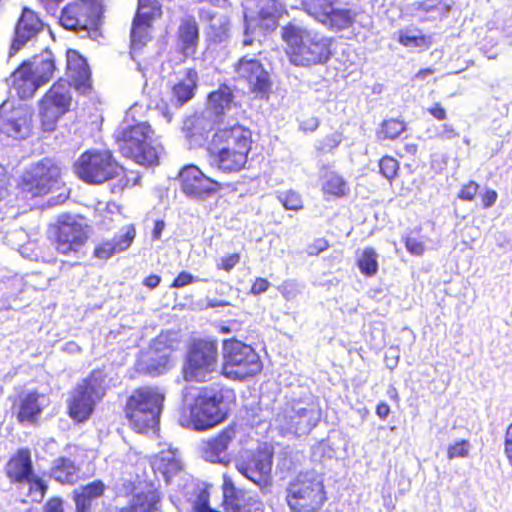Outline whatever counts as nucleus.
<instances>
[{"label": "nucleus", "mask_w": 512, "mask_h": 512, "mask_svg": "<svg viewBox=\"0 0 512 512\" xmlns=\"http://www.w3.org/2000/svg\"><path fill=\"white\" fill-rule=\"evenodd\" d=\"M349 191L346 181L335 172H327L323 177L322 192L337 198L345 196Z\"/></svg>", "instance_id": "obj_38"}, {"label": "nucleus", "mask_w": 512, "mask_h": 512, "mask_svg": "<svg viewBox=\"0 0 512 512\" xmlns=\"http://www.w3.org/2000/svg\"><path fill=\"white\" fill-rule=\"evenodd\" d=\"M158 502L159 497L155 492L138 493L133 496L124 512H153Z\"/></svg>", "instance_id": "obj_39"}, {"label": "nucleus", "mask_w": 512, "mask_h": 512, "mask_svg": "<svg viewBox=\"0 0 512 512\" xmlns=\"http://www.w3.org/2000/svg\"><path fill=\"white\" fill-rule=\"evenodd\" d=\"M287 503L294 512H316L326 501L321 477L315 471L300 472L287 487Z\"/></svg>", "instance_id": "obj_10"}, {"label": "nucleus", "mask_w": 512, "mask_h": 512, "mask_svg": "<svg viewBox=\"0 0 512 512\" xmlns=\"http://www.w3.org/2000/svg\"><path fill=\"white\" fill-rule=\"evenodd\" d=\"M102 13V0H76L62 9L59 21L67 30L88 33L98 27Z\"/></svg>", "instance_id": "obj_17"}, {"label": "nucleus", "mask_w": 512, "mask_h": 512, "mask_svg": "<svg viewBox=\"0 0 512 512\" xmlns=\"http://www.w3.org/2000/svg\"><path fill=\"white\" fill-rule=\"evenodd\" d=\"M198 74L194 69H187L185 77L173 86V96L177 103L183 105L191 100L197 87Z\"/></svg>", "instance_id": "obj_35"}, {"label": "nucleus", "mask_w": 512, "mask_h": 512, "mask_svg": "<svg viewBox=\"0 0 512 512\" xmlns=\"http://www.w3.org/2000/svg\"><path fill=\"white\" fill-rule=\"evenodd\" d=\"M179 181L184 195L195 202H204L222 189L220 182L206 176L195 165L183 167L179 172Z\"/></svg>", "instance_id": "obj_20"}, {"label": "nucleus", "mask_w": 512, "mask_h": 512, "mask_svg": "<svg viewBox=\"0 0 512 512\" xmlns=\"http://www.w3.org/2000/svg\"><path fill=\"white\" fill-rule=\"evenodd\" d=\"M319 119L315 116H310L300 121L299 129L303 132H314L319 127Z\"/></svg>", "instance_id": "obj_56"}, {"label": "nucleus", "mask_w": 512, "mask_h": 512, "mask_svg": "<svg viewBox=\"0 0 512 512\" xmlns=\"http://www.w3.org/2000/svg\"><path fill=\"white\" fill-rule=\"evenodd\" d=\"M236 437V430L229 426L215 437L205 441L202 445V455L205 460L212 463L227 464L230 461L228 448Z\"/></svg>", "instance_id": "obj_27"}, {"label": "nucleus", "mask_w": 512, "mask_h": 512, "mask_svg": "<svg viewBox=\"0 0 512 512\" xmlns=\"http://www.w3.org/2000/svg\"><path fill=\"white\" fill-rule=\"evenodd\" d=\"M228 408L221 389H205L197 396L189 408L188 415L183 414L179 423L194 430H207L219 424L227 417Z\"/></svg>", "instance_id": "obj_7"}, {"label": "nucleus", "mask_w": 512, "mask_h": 512, "mask_svg": "<svg viewBox=\"0 0 512 512\" xmlns=\"http://www.w3.org/2000/svg\"><path fill=\"white\" fill-rule=\"evenodd\" d=\"M291 64L310 68L325 65L331 59L333 38L314 29L289 22L281 29Z\"/></svg>", "instance_id": "obj_2"}, {"label": "nucleus", "mask_w": 512, "mask_h": 512, "mask_svg": "<svg viewBox=\"0 0 512 512\" xmlns=\"http://www.w3.org/2000/svg\"><path fill=\"white\" fill-rule=\"evenodd\" d=\"M428 112L437 120L446 119V110L439 103H436L433 107L429 108Z\"/></svg>", "instance_id": "obj_60"}, {"label": "nucleus", "mask_w": 512, "mask_h": 512, "mask_svg": "<svg viewBox=\"0 0 512 512\" xmlns=\"http://www.w3.org/2000/svg\"><path fill=\"white\" fill-rule=\"evenodd\" d=\"M269 286L270 283L268 280L259 277L253 283L251 287V293L254 295L262 294L268 290Z\"/></svg>", "instance_id": "obj_58"}, {"label": "nucleus", "mask_w": 512, "mask_h": 512, "mask_svg": "<svg viewBox=\"0 0 512 512\" xmlns=\"http://www.w3.org/2000/svg\"><path fill=\"white\" fill-rule=\"evenodd\" d=\"M44 24L30 8L24 7L15 24L9 57L15 55L28 42L33 41L43 30Z\"/></svg>", "instance_id": "obj_23"}, {"label": "nucleus", "mask_w": 512, "mask_h": 512, "mask_svg": "<svg viewBox=\"0 0 512 512\" xmlns=\"http://www.w3.org/2000/svg\"><path fill=\"white\" fill-rule=\"evenodd\" d=\"M381 174L388 180L393 179L399 169V163L396 159L390 156L383 157L379 162Z\"/></svg>", "instance_id": "obj_46"}, {"label": "nucleus", "mask_w": 512, "mask_h": 512, "mask_svg": "<svg viewBox=\"0 0 512 512\" xmlns=\"http://www.w3.org/2000/svg\"><path fill=\"white\" fill-rule=\"evenodd\" d=\"M439 136L444 139H454L459 136V134L455 131V129L449 125L444 124L442 126V131L439 133Z\"/></svg>", "instance_id": "obj_61"}, {"label": "nucleus", "mask_w": 512, "mask_h": 512, "mask_svg": "<svg viewBox=\"0 0 512 512\" xmlns=\"http://www.w3.org/2000/svg\"><path fill=\"white\" fill-rule=\"evenodd\" d=\"M134 238L135 228L133 226H128L123 234L98 244L94 249V256L102 260H107L114 254L128 249Z\"/></svg>", "instance_id": "obj_30"}, {"label": "nucleus", "mask_w": 512, "mask_h": 512, "mask_svg": "<svg viewBox=\"0 0 512 512\" xmlns=\"http://www.w3.org/2000/svg\"><path fill=\"white\" fill-rule=\"evenodd\" d=\"M406 249L413 255L419 256L424 252V245L421 241L416 238L407 237L405 239Z\"/></svg>", "instance_id": "obj_54"}, {"label": "nucleus", "mask_w": 512, "mask_h": 512, "mask_svg": "<svg viewBox=\"0 0 512 512\" xmlns=\"http://www.w3.org/2000/svg\"><path fill=\"white\" fill-rule=\"evenodd\" d=\"M58 253L80 258L84 255V246L89 238V227L84 218L61 216L58 223L49 229Z\"/></svg>", "instance_id": "obj_14"}, {"label": "nucleus", "mask_w": 512, "mask_h": 512, "mask_svg": "<svg viewBox=\"0 0 512 512\" xmlns=\"http://www.w3.org/2000/svg\"><path fill=\"white\" fill-rule=\"evenodd\" d=\"M498 198V194L495 190L488 189L486 192L482 195V204L484 208H490L492 207Z\"/></svg>", "instance_id": "obj_59"}, {"label": "nucleus", "mask_w": 512, "mask_h": 512, "mask_svg": "<svg viewBox=\"0 0 512 512\" xmlns=\"http://www.w3.org/2000/svg\"><path fill=\"white\" fill-rule=\"evenodd\" d=\"M292 9H302L330 30L341 31L352 27L356 14L340 7L339 0H298Z\"/></svg>", "instance_id": "obj_16"}, {"label": "nucleus", "mask_w": 512, "mask_h": 512, "mask_svg": "<svg viewBox=\"0 0 512 512\" xmlns=\"http://www.w3.org/2000/svg\"><path fill=\"white\" fill-rule=\"evenodd\" d=\"M471 448L470 442L467 440H460L448 447V458L454 459L458 457H466Z\"/></svg>", "instance_id": "obj_49"}, {"label": "nucleus", "mask_w": 512, "mask_h": 512, "mask_svg": "<svg viewBox=\"0 0 512 512\" xmlns=\"http://www.w3.org/2000/svg\"><path fill=\"white\" fill-rule=\"evenodd\" d=\"M66 76L69 80L59 79L39 103V116L44 131H53L58 120L71 110L74 104L73 88L84 95L92 90L89 66L76 50L69 49L66 52Z\"/></svg>", "instance_id": "obj_1"}, {"label": "nucleus", "mask_w": 512, "mask_h": 512, "mask_svg": "<svg viewBox=\"0 0 512 512\" xmlns=\"http://www.w3.org/2000/svg\"><path fill=\"white\" fill-rule=\"evenodd\" d=\"M76 175L86 183L111 182V192L121 193L129 184L125 170L110 151L91 150L84 152L74 163Z\"/></svg>", "instance_id": "obj_5"}, {"label": "nucleus", "mask_w": 512, "mask_h": 512, "mask_svg": "<svg viewBox=\"0 0 512 512\" xmlns=\"http://www.w3.org/2000/svg\"><path fill=\"white\" fill-rule=\"evenodd\" d=\"M200 18L210 22V39L214 43H225L229 39V20L224 15H216L211 10L200 9Z\"/></svg>", "instance_id": "obj_31"}, {"label": "nucleus", "mask_w": 512, "mask_h": 512, "mask_svg": "<svg viewBox=\"0 0 512 512\" xmlns=\"http://www.w3.org/2000/svg\"><path fill=\"white\" fill-rule=\"evenodd\" d=\"M160 12V6L156 0H138V9L135 16L153 19L160 15Z\"/></svg>", "instance_id": "obj_44"}, {"label": "nucleus", "mask_w": 512, "mask_h": 512, "mask_svg": "<svg viewBox=\"0 0 512 512\" xmlns=\"http://www.w3.org/2000/svg\"><path fill=\"white\" fill-rule=\"evenodd\" d=\"M218 363V344L216 340L194 339L188 345L183 375L186 381H206L216 370Z\"/></svg>", "instance_id": "obj_15"}, {"label": "nucleus", "mask_w": 512, "mask_h": 512, "mask_svg": "<svg viewBox=\"0 0 512 512\" xmlns=\"http://www.w3.org/2000/svg\"><path fill=\"white\" fill-rule=\"evenodd\" d=\"M101 377V372L94 371L74 390L69 404V414L78 422H83L90 417L96 399L103 395Z\"/></svg>", "instance_id": "obj_19"}, {"label": "nucleus", "mask_w": 512, "mask_h": 512, "mask_svg": "<svg viewBox=\"0 0 512 512\" xmlns=\"http://www.w3.org/2000/svg\"><path fill=\"white\" fill-rule=\"evenodd\" d=\"M286 12L285 6L278 0H263L260 4L258 17L262 26L274 30L278 19Z\"/></svg>", "instance_id": "obj_34"}, {"label": "nucleus", "mask_w": 512, "mask_h": 512, "mask_svg": "<svg viewBox=\"0 0 512 512\" xmlns=\"http://www.w3.org/2000/svg\"><path fill=\"white\" fill-rule=\"evenodd\" d=\"M152 19L135 16L131 28V55L140 51L150 40L149 27Z\"/></svg>", "instance_id": "obj_36"}, {"label": "nucleus", "mask_w": 512, "mask_h": 512, "mask_svg": "<svg viewBox=\"0 0 512 512\" xmlns=\"http://www.w3.org/2000/svg\"><path fill=\"white\" fill-rule=\"evenodd\" d=\"M273 447L267 443L251 453L248 460L238 465L239 472L257 485L266 484L272 470Z\"/></svg>", "instance_id": "obj_22"}, {"label": "nucleus", "mask_w": 512, "mask_h": 512, "mask_svg": "<svg viewBox=\"0 0 512 512\" xmlns=\"http://www.w3.org/2000/svg\"><path fill=\"white\" fill-rule=\"evenodd\" d=\"M171 354V347L164 340L157 338L137 360L136 370L151 377L165 374L173 366Z\"/></svg>", "instance_id": "obj_21"}, {"label": "nucleus", "mask_w": 512, "mask_h": 512, "mask_svg": "<svg viewBox=\"0 0 512 512\" xmlns=\"http://www.w3.org/2000/svg\"><path fill=\"white\" fill-rule=\"evenodd\" d=\"M5 473L11 481L16 483H24L25 480L31 478L34 470L30 451L19 449L7 462Z\"/></svg>", "instance_id": "obj_29"}, {"label": "nucleus", "mask_w": 512, "mask_h": 512, "mask_svg": "<svg viewBox=\"0 0 512 512\" xmlns=\"http://www.w3.org/2000/svg\"><path fill=\"white\" fill-rule=\"evenodd\" d=\"M152 467L155 471L160 472L166 482L182 470V463L173 450L160 452L154 459Z\"/></svg>", "instance_id": "obj_32"}, {"label": "nucleus", "mask_w": 512, "mask_h": 512, "mask_svg": "<svg viewBox=\"0 0 512 512\" xmlns=\"http://www.w3.org/2000/svg\"><path fill=\"white\" fill-rule=\"evenodd\" d=\"M63 511L62 500L53 498L46 504V512H59Z\"/></svg>", "instance_id": "obj_62"}, {"label": "nucleus", "mask_w": 512, "mask_h": 512, "mask_svg": "<svg viewBox=\"0 0 512 512\" xmlns=\"http://www.w3.org/2000/svg\"><path fill=\"white\" fill-rule=\"evenodd\" d=\"M31 115L23 107L12 108L7 102L0 105V133L14 139H25L30 133Z\"/></svg>", "instance_id": "obj_24"}, {"label": "nucleus", "mask_w": 512, "mask_h": 512, "mask_svg": "<svg viewBox=\"0 0 512 512\" xmlns=\"http://www.w3.org/2000/svg\"><path fill=\"white\" fill-rule=\"evenodd\" d=\"M163 402L164 395L156 388L136 389L127 399L126 417L137 432L143 433L158 425Z\"/></svg>", "instance_id": "obj_8"}, {"label": "nucleus", "mask_w": 512, "mask_h": 512, "mask_svg": "<svg viewBox=\"0 0 512 512\" xmlns=\"http://www.w3.org/2000/svg\"><path fill=\"white\" fill-rule=\"evenodd\" d=\"M24 483L29 484V490L33 501L40 502L43 499L47 490V485L44 482V480H42L40 477L35 475V473H33V476H31V478H29L28 480H25Z\"/></svg>", "instance_id": "obj_45"}, {"label": "nucleus", "mask_w": 512, "mask_h": 512, "mask_svg": "<svg viewBox=\"0 0 512 512\" xmlns=\"http://www.w3.org/2000/svg\"><path fill=\"white\" fill-rule=\"evenodd\" d=\"M390 413V407L387 403L385 402H380L377 407H376V414L381 418V419H386L388 417Z\"/></svg>", "instance_id": "obj_64"}, {"label": "nucleus", "mask_w": 512, "mask_h": 512, "mask_svg": "<svg viewBox=\"0 0 512 512\" xmlns=\"http://www.w3.org/2000/svg\"><path fill=\"white\" fill-rule=\"evenodd\" d=\"M238 81L245 82L249 90L259 99H268L272 91L270 72L255 55H244L233 65Z\"/></svg>", "instance_id": "obj_18"}, {"label": "nucleus", "mask_w": 512, "mask_h": 512, "mask_svg": "<svg viewBox=\"0 0 512 512\" xmlns=\"http://www.w3.org/2000/svg\"><path fill=\"white\" fill-rule=\"evenodd\" d=\"M362 274L371 277L378 271V255L373 248H365L357 259Z\"/></svg>", "instance_id": "obj_40"}, {"label": "nucleus", "mask_w": 512, "mask_h": 512, "mask_svg": "<svg viewBox=\"0 0 512 512\" xmlns=\"http://www.w3.org/2000/svg\"><path fill=\"white\" fill-rule=\"evenodd\" d=\"M240 262V255L233 253L228 256L222 257L216 264L217 269L231 271Z\"/></svg>", "instance_id": "obj_51"}, {"label": "nucleus", "mask_w": 512, "mask_h": 512, "mask_svg": "<svg viewBox=\"0 0 512 512\" xmlns=\"http://www.w3.org/2000/svg\"><path fill=\"white\" fill-rule=\"evenodd\" d=\"M154 132L147 122H130L128 115L115 132V141L120 153L137 164L150 167L158 164L162 150Z\"/></svg>", "instance_id": "obj_4"}, {"label": "nucleus", "mask_w": 512, "mask_h": 512, "mask_svg": "<svg viewBox=\"0 0 512 512\" xmlns=\"http://www.w3.org/2000/svg\"><path fill=\"white\" fill-rule=\"evenodd\" d=\"M478 189L479 185L474 181H470L468 184L461 188L460 192L458 193V198L465 201H472L477 194Z\"/></svg>", "instance_id": "obj_53"}, {"label": "nucleus", "mask_w": 512, "mask_h": 512, "mask_svg": "<svg viewBox=\"0 0 512 512\" xmlns=\"http://www.w3.org/2000/svg\"><path fill=\"white\" fill-rule=\"evenodd\" d=\"M0 231L4 234L7 244L15 249H22L28 242V234L18 222L19 210L15 206L3 204L0 207Z\"/></svg>", "instance_id": "obj_26"}, {"label": "nucleus", "mask_w": 512, "mask_h": 512, "mask_svg": "<svg viewBox=\"0 0 512 512\" xmlns=\"http://www.w3.org/2000/svg\"><path fill=\"white\" fill-rule=\"evenodd\" d=\"M277 198L287 210L298 211L303 208V202L300 194L293 190L281 192Z\"/></svg>", "instance_id": "obj_43"}, {"label": "nucleus", "mask_w": 512, "mask_h": 512, "mask_svg": "<svg viewBox=\"0 0 512 512\" xmlns=\"http://www.w3.org/2000/svg\"><path fill=\"white\" fill-rule=\"evenodd\" d=\"M235 105L232 89L227 85H221L217 90L208 95L205 109L195 118L194 132L190 136L191 144L201 146L208 140V135L204 137L203 133H197L201 130L209 133L215 125L223 121L224 115Z\"/></svg>", "instance_id": "obj_11"}, {"label": "nucleus", "mask_w": 512, "mask_h": 512, "mask_svg": "<svg viewBox=\"0 0 512 512\" xmlns=\"http://www.w3.org/2000/svg\"><path fill=\"white\" fill-rule=\"evenodd\" d=\"M342 142V136L339 133H332L326 135L322 140L317 142V150L323 153L332 152Z\"/></svg>", "instance_id": "obj_47"}, {"label": "nucleus", "mask_w": 512, "mask_h": 512, "mask_svg": "<svg viewBox=\"0 0 512 512\" xmlns=\"http://www.w3.org/2000/svg\"><path fill=\"white\" fill-rule=\"evenodd\" d=\"M321 412L312 402L293 400L276 409L273 425L283 436H302L317 426Z\"/></svg>", "instance_id": "obj_9"}, {"label": "nucleus", "mask_w": 512, "mask_h": 512, "mask_svg": "<svg viewBox=\"0 0 512 512\" xmlns=\"http://www.w3.org/2000/svg\"><path fill=\"white\" fill-rule=\"evenodd\" d=\"M74 501L76 505V512H91L93 499L84 496L76 490L74 492Z\"/></svg>", "instance_id": "obj_52"}, {"label": "nucleus", "mask_w": 512, "mask_h": 512, "mask_svg": "<svg viewBox=\"0 0 512 512\" xmlns=\"http://www.w3.org/2000/svg\"><path fill=\"white\" fill-rule=\"evenodd\" d=\"M406 130V124L397 119L383 121L379 136L383 139L394 140Z\"/></svg>", "instance_id": "obj_42"}, {"label": "nucleus", "mask_w": 512, "mask_h": 512, "mask_svg": "<svg viewBox=\"0 0 512 512\" xmlns=\"http://www.w3.org/2000/svg\"><path fill=\"white\" fill-rule=\"evenodd\" d=\"M41 396L33 391L20 396L17 418L20 422H33L42 412Z\"/></svg>", "instance_id": "obj_33"}, {"label": "nucleus", "mask_w": 512, "mask_h": 512, "mask_svg": "<svg viewBox=\"0 0 512 512\" xmlns=\"http://www.w3.org/2000/svg\"><path fill=\"white\" fill-rule=\"evenodd\" d=\"M398 41L405 47L417 48L425 45V36L420 30L410 28L399 32Z\"/></svg>", "instance_id": "obj_41"}, {"label": "nucleus", "mask_w": 512, "mask_h": 512, "mask_svg": "<svg viewBox=\"0 0 512 512\" xmlns=\"http://www.w3.org/2000/svg\"><path fill=\"white\" fill-rule=\"evenodd\" d=\"M104 492V484L100 480L93 481L92 483H89L88 485L82 487L81 491L79 493L83 494L84 496L95 499L100 497Z\"/></svg>", "instance_id": "obj_50"}, {"label": "nucleus", "mask_w": 512, "mask_h": 512, "mask_svg": "<svg viewBox=\"0 0 512 512\" xmlns=\"http://www.w3.org/2000/svg\"><path fill=\"white\" fill-rule=\"evenodd\" d=\"M258 353L248 344L236 339L223 342V374L231 379H245L262 370Z\"/></svg>", "instance_id": "obj_13"}, {"label": "nucleus", "mask_w": 512, "mask_h": 512, "mask_svg": "<svg viewBox=\"0 0 512 512\" xmlns=\"http://www.w3.org/2000/svg\"><path fill=\"white\" fill-rule=\"evenodd\" d=\"M56 70V58L51 50L46 49L24 61L7 79L6 83L15 90L21 99L31 98L39 87L48 83Z\"/></svg>", "instance_id": "obj_6"}, {"label": "nucleus", "mask_w": 512, "mask_h": 512, "mask_svg": "<svg viewBox=\"0 0 512 512\" xmlns=\"http://www.w3.org/2000/svg\"><path fill=\"white\" fill-rule=\"evenodd\" d=\"M160 282L161 277L159 275L152 274L144 279L143 284L150 289H154L160 284Z\"/></svg>", "instance_id": "obj_63"}, {"label": "nucleus", "mask_w": 512, "mask_h": 512, "mask_svg": "<svg viewBox=\"0 0 512 512\" xmlns=\"http://www.w3.org/2000/svg\"><path fill=\"white\" fill-rule=\"evenodd\" d=\"M504 453L512 466V423L508 425L504 436Z\"/></svg>", "instance_id": "obj_55"}, {"label": "nucleus", "mask_w": 512, "mask_h": 512, "mask_svg": "<svg viewBox=\"0 0 512 512\" xmlns=\"http://www.w3.org/2000/svg\"><path fill=\"white\" fill-rule=\"evenodd\" d=\"M223 500L232 512H263V504L252 493L237 489L228 476L223 478Z\"/></svg>", "instance_id": "obj_25"}, {"label": "nucleus", "mask_w": 512, "mask_h": 512, "mask_svg": "<svg viewBox=\"0 0 512 512\" xmlns=\"http://www.w3.org/2000/svg\"><path fill=\"white\" fill-rule=\"evenodd\" d=\"M61 183V168L53 158L45 157L32 162L23 172L19 184L25 197H41L55 189Z\"/></svg>", "instance_id": "obj_12"}, {"label": "nucleus", "mask_w": 512, "mask_h": 512, "mask_svg": "<svg viewBox=\"0 0 512 512\" xmlns=\"http://www.w3.org/2000/svg\"><path fill=\"white\" fill-rule=\"evenodd\" d=\"M208 282V278H199L188 271H181L170 285L171 288H183L195 282Z\"/></svg>", "instance_id": "obj_48"}, {"label": "nucleus", "mask_w": 512, "mask_h": 512, "mask_svg": "<svg viewBox=\"0 0 512 512\" xmlns=\"http://www.w3.org/2000/svg\"><path fill=\"white\" fill-rule=\"evenodd\" d=\"M251 143L250 130L241 125L218 129L207 142L211 166L225 173L240 171L247 162Z\"/></svg>", "instance_id": "obj_3"}, {"label": "nucleus", "mask_w": 512, "mask_h": 512, "mask_svg": "<svg viewBox=\"0 0 512 512\" xmlns=\"http://www.w3.org/2000/svg\"><path fill=\"white\" fill-rule=\"evenodd\" d=\"M177 36L181 54L185 57H193L199 45V27L193 16L181 19Z\"/></svg>", "instance_id": "obj_28"}, {"label": "nucleus", "mask_w": 512, "mask_h": 512, "mask_svg": "<svg viewBox=\"0 0 512 512\" xmlns=\"http://www.w3.org/2000/svg\"><path fill=\"white\" fill-rule=\"evenodd\" d=\"M259 25H262L259 17H249L247 14H244V32L256 35Z\"/></svg>", "instance_id": "obj_57"}, {"label": "nucleus", "mask_w": 512, "mask_h": 512, "mask_svg": "<svg viewBox=\"0 0 512 512\" xmlns=\"http://www.w3.org/2000/svg\"><path fill=\"white\" fill-rule=\"evenodd\" d=\"M74 462L66 457H60L53 462L51 476L60 483H74L77 480Z\"/></svg>", "instance_id": "obj_37"}]
</instances>
